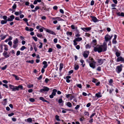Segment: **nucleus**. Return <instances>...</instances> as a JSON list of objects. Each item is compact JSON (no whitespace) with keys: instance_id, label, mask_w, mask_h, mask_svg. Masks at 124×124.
<instances>
[{"instance_id":"c9c22d12","label":"nucleus","mask_w":124,"mask_h":124,"mask_svg":"<svg viewBox=\"0 0 124 124\" xmlns=\"http://www.w3.org/2000/svg\"><path fill=\"white\" fill-rule=\"evenodd\" d=\"M66 34L68 35H70V36H71L72 35V32H66Z\"/></svg>"},{"instance_id":"39448f33","label":"nucleus","mask_w":124,"mask_h":124,"mask_svg":"<svg viewBox=\"0 0 124 124\" xmlns=\"http://www.w3.org/2000/svg\"><path fill=\"white\" fill-rule=\"evenodd\" d=\"M102 48V51H106L107 50V46L106 43L104 42L103 43L102 45H101Z\"/></svg>"},{"instance_id":"e433bc0d","label":"nucleus","mask_w":124,"mask_h":124,"mask_svg":"<svg viewBox=\"0 0 124 124\" xmlns=\"http://www.w3.org/2000/svg\"><path fill=\"white\" fill-rule=\"evenodd\" d=\"M32 119L31 118H29L27 119V121L28 122H31L32 121Z\"/></svg>"},{"instance_id":"4be33fe9","label":"nucleus","mask_w":124,"mask_h":124,"mask_svg":"<svg viewBox=\"0 0 124 124\" xmlns=\"http://www.w3.org/2000/svg\"><path fill=\"white\" fill-rule=\"evenodd\" d=\"M7 21L5 20H2L1 21L0 23L2 24H4L6 23L7 22Z\"/></svg>"},{"instance_id":"f03ea898","label":"nucleus","mask_w":124,"mask_h":124,"mask_svg":"<svg viewBox=\"0 0 124 124\" xmlns=\"http://www.w3.org/2000/svg\"><path fill=\"white\" fill-rule=\"evenodd\" d=\"M94 51L95 52L98 51V53H100L102 52V49L100 45L98 47H94Z\"/></svg>"},{"instance_id":"4468645a","label":"nucleus","mask_w":124,"mask_h":124,"mask_svg":"<svg viewBox=\"0 0 124 124\" xmlns=\"http://www.w3.org/2000/svg\"><path fill=\"white\" fill-rule=\"evenodd\" d=\"M109 35L108 34H107L105 36L104 38L106 42H107L109 40H110L109 39L110 38H109Z\"/></svg>"},{"instance_id":"49530a36","label":"nucleus","mask_w":124,"mask_h":124,"mask_svg":"<svg viewBox=\"0 0 124 124\" xmlns=\"http://www.w3.org/2000/svg\"><path fill=\"white\" fill-rule=\"evenodd\" d=\"M37 36L39 37H41L42 36V35L41 34H40L39 33H38L37 34Z\"/></svg>"},{"instance_id":"9d476101","label":"nucleus","mask_w":124,"mask_h":124,"mask_svg":"<svg viewBox=\"0 0 124 124\" xmlns=\"http://www.w3.org/2000/svg\"><path fill=\"white\" fill-rule=\"evenodd\" d=\"M117 61L118 62L121 61L124 63V58H123L121 56L118 57L117 58Z\"/></svg>"},{"instance_id":"1a4fd4ad","label":"nucleus","mask_w":124,"mask_h":124,"mask_svg":"<svg viewBox=\"0 0 124 124\" xmlns=\"http://www.w3.org/2000/svg\"><path fill=\"white\" fill-rule=\"evenodd\" d=\"M10 18H8L7 21H12L13 19H14L15 18L14 16L12 15L11 16H10L9 17Z\"/></svg>"},{"instance_id":"37998d69","label":"nucleus","mask_w":124,"mask_h":124,"mask_svg":"<svg viewBox=\"0 0 124 124\" xmlns=\"http://www.w3.org/2000/svg\"><path fill=\"white\" fill-rule=\"evenodd\" d=\"M16 5L15 4H14V5L12 6V8L13 9H15L16 8Z\"/></svg>"},{"instance_id":"f8f14e48","label":"nucleus","mask_w":124,"mask_h":124,"mask_svg":"<svg viewBox=\"0 0 124 124\" xmlns=\"http://www.w3.org/2000/svg\"><path fill=\"white\" fill-rule=\"evenodd\" d=\"M16 91L19 90V89H20L21 90H23V87L22 85H20L18 86H16Z\"/></svg>"},{"instance_id":"f704fd0d","label":"nucleus","mask_w":124,"mask_h":124,"mask_svg":"<svg viewBox=\"0 0 124 124\" xmlns=\"http://www.w3.org/2000/svg\"><path fill=\"white\" fill-rule=\"evenodd\" d=\"M116 55L117 57H118L120 56V54L118 52H116Z\"/></svg>"},{"instance_id":"7c9ffc66","label":"nucleus","mask_w":124,"mask_h":124,"mask_svg":"<svg viewBox=\"0 0 124 124\" xmlns=\"http://www.w3.org/2000/svg\"><path fill=\"white\" fill-rule=\"evenodd\" d=\"M59 116L58 115L55 116V118L56 120L57 121H60V120L59 118Z\"/></svg>"},{"instance_id":"bf43d9fd","label":"nucleus","mask_w":124,"mask_h":124,"mask_svg":"<svg viewBox=\"0 0 124 124\" xmlns=\"http://www.w3.org/2000/svg\"><path fill=\"white\" fill-rule=\"evenodd\" d=\"M80 107V106L79 105H77V106L75 107V109L76 110H77Z\"/></svg>"},{"instance_id":"c756f323","label":"nucleus","mask_w":124,"mask_h":124,"mask_svg":"<svg viewBox=\"0 0 124 124\" xmlns=\"http://www.w3.org/2000/svg\"><path fill=\"white\" fill-rule=\"evenodd\" d=\"M63 64L62 63H61L60 64V66L59 70H61L63 68Z\"/></svg>"},{"instance_id":"aec40b11","label":"nucleus","mask_w":124,"mask_h":124,"mask_svg":"<svg viewBox=\"0 0 124 124\" xmlns=\"http://www.w3.org/2000/svg\"><path fill=\"white\" fill-rule=\"evenodd\" d=\"M57 92V90L56 89H54L53 90V92L52 93V94L54 96H55L56 94V93Z\"/></svg>"},{"instance_id":"a18cd8bd","label":"nucleus","mask_w":124,"mask_h":124,"mask_svg":"<svg viewBox=\"0 0 124 124\" xmlns=\"http://www.w3.org/2000/svg\"><path fill=\"white\" fill-rule=\"evenodd\" d=\"M76 86L79 88H82V85L81 84H76Z\"/></svg>"},{"instance_id":"58836bf2","label":"nucleus","mask_w":124,"mask_h":124,"mask_svg":"<svg viewBox=\"0 0 124 124\" xmlns=\"http://www.w3.org/2000/svg\"><path fill=\"white\" fill-rule=\"evenodd\" d=\"M3 18L4 20L7 21V17L6 16H3Z\"/></svg>"},{"instance_id":"774afa93","label":"nucleus","mask_w":124,"mask_h":124,"mask_svg":"<svg viewBox=\"0 0 124 124\" xmlns=\"http://www.w3.org/2000/svg\"><path fill=\"white\" fill-rule=\"evenodd\" d=\"M39 9V7L38 6H36L35 7V9L36 11L37 10Z\"/></svg>"},{"instance_id":"20e7f679","label":"nucleus","mask_w":124,"mask_h":124,"mask_svg":"<svg viewBox=\"0 0 124 124\" xmlns=\"http://www.w3.org/2000/svg\"><path fill=\"white\" fill-rule=\"evenodd\" d=\"M49 88L47 87L44 86L43 88L40 90L39 92L41 93H43L44 92H47L49 90Z\"/></svg>"},{"instance_id":"052dcab7","label":"nucleus","mask_w":124,"mask_h":124,"mask_svg":"<svg viewBox=\"0 0 124 124\" xmlns=\"http://www.w3.org/2000/svg\"><path fill=\"white\" fill-rule=\"evenodd\" d=\"M96 114V113H93L92 115L90 116V118H92Z\"/></svg>"},{"instance_id":"bb28decb","label":"nucleus","mask_w":124,"mask_h":124,"mask_svg":"<svg viewBox=\"0 0 124 124\" xmlns=\"http://www.w3.org/2000/svg\"><path fill=\"white\" fill-rule=\"evenodd\" d=\"M18 46V44H17L13 43V47L14 49L16 48Z\"/></svg>"},{"instance_id":"393cba45","label":"nucleus","mask_w":124,"mask_h":124,"mask_svg":"<svg viewBox=\"0 0 124 124\" xmlns=\"http://www.w3.org/2000/svg\"><path fill=\"white\" fill-rule=\"evenodd\" d=\"M71 27L72 30L75 29H77V27L76 26H75L74 25H72L71 26Z\"/></svg>"},{"instance_id":"864d4df0","label":"nucleus","mask_w":124,"mask_h":124,"mask_svg":"<svg viewBox=\"0 0 124 124\" xmlns=\"http://www.w3.org/2000/svg\"><path fill=\"white\" fill-rule=\"evenodd\" d=\"M79 68V66L78 65H76L75 67V70H78Z\"/></svg>"},{"instance_id":"f3484780","label":"nucleus","mask_w":124,"mask_h":124,"mask_svg":"<svg viewBox=\"0 0 124 124\" xmlns=\"http://www.w3.org/2000/svg\"><path fill=\"white\" fill-rule=\"evenodd\" d=\"M52 19L53 20H57L58 21H63L64 20L61 18L60 17H54L52 18Z\"/></svg>"},{"instance_id":"412c9836","label":"nucleus","mask_w":124,"mask_h":124,"mask_svg":"<svg viewBox=\"0 0 124 124\" xmlns=\"http://www.w3.org/2000/svg\"><path fill=\"white\" fill-rule=\"evenodd\" d=\"M82 39V38L81 37H77L76 38L75 40L77 41H80Z\"/></svg>"},{"instance_id":"cd10ccee","label":"nucleus","mask_w":124,"mask_h":124,"mask_svg":"<svg viewBox=\"0 0 124 124\" xmlns=\"http://www.w3.org/2000/svg\"><path fill=\"white\" fill-rule=\"evenodd\" d=\"M26 62L27 63H30L31 64H33L34 62V61L33 60H27L26 61Z\"/></svg>"},{"instance_id":"13d9d810","label":"nucleus","mask_w":124,"mask_h":124,"mask_svg":"<svg viewBox=\"0 0 124 124\" xmlns=\"http://www.w3.org/2000/svg\"><path fill=\"white\" fill-rule=\"evenodd\" d=\"M14 115V113H12L10 114H9L8 116H11Z\"/></svg>"},{"instance_id":"ea45409f","label":"nucleus","mask_w":124,"mask_h":124,"mask_svg":"<svg viewBox=\"0 0 124 124\" xmlns=\"http://www.w3.org/2000/svg\"><path fill=\"white\" fill-rule=\"evenodd\" d=\"M4 46L5 47V48L4 49L5 50L7 51L8 50V46L7 45H4Z\"/></svg>"},{"instance_id":"dca6fc26","label":"nucleus","mask_w":124,"mask_h":124,"mask_svg":"<svg viewBox=\"0 0 124 124\" xmlns=\"http://www.w3.org/2000/svg\"><path fill=\"white\" fill-rule=\"evenodd\" d=\"M98 62L99 63H100V65H101L103 63L104 61L105 60V59H98Z\"/></svg>"},{"instance_id":"2f4dec72","label":"nucleus","mask_w":124,"mask_h":124,"mask_svg":"<svg viewBox=\"0 0 124 124\" xmlns=\"http://www.w3.org/2000/svg\"><path fill=\"white\" fill-rule=\"evenodd\" d=\"M58 102L59 103H63L64 101H62V99H60L59 100Z\"/></svg>"},{"instance_id":"5fc2aeb1","label":"nucleus","mask_w":124,"mask_h":124,"mask_svg":"<svg viewBox=\"0 0 124 124\" xmlns=\"http://www.w3.org/2000/svg\"><path fill=\"white\" fill-rule=\"evenodd\" d=\"M94 1L93 0H92L91 2L90 5L91 6L93 5L94 4Z\"/></svg>"},{"instance_id":"b1692460","label":"nucleus","mask_w":124,"mask_h":124,"mask_svg":"<svg viewBox=\"0 0 124 124\" xmlns=\"http://www.w3.org/2000/svg\"><path fill=\"white\" fill-rule=\"evenodd\" d=\"M19 42L17 38H16L13 41V43L18 44Z\"/></svg>"},{"instance_id":"79ce46f5","label":"nucleus","mask_w":124,"mask_h":124,"mask_svg":"<svg viewBox=\"0 0 124 124\" xmlns=\"http://www.w3.org/2000/svg\"><path fill=\"white\" fill-rule=\"evenodd\" d=\"M32 38L35 41H37V38L36 37L33 36L32 37Z\"/></svg>"},{"instance_id":"6e6552de","label":"nucleus","mask_w":124,"mask_h":124,"mask_svg":"<svg viewBox=\"0 0 124 124\" xmlns=\"http://www.w3.org/2000/svg\"><path fill=\"white\" fill-rule=\"evenodd\" d=\"M9 87L10 89L12 90L13 91H16V86H14L12 85H10Z\"/></svg>"},{"instance_id":"f257e3e1","label":"nucleus","mask_w":124,"mask_h":124,"mask_svg":"<svg viewBox=\"0 0 124 124\" xmlns=\"http://www.w3.org/2000/svg\"><path fill=\"white\" fill-rule=\"evenodd\" d=\"M89 59L90 61L88 62L90 67L93 69L95 68L96 67V62L94 61L93 58L90 57L89 58Z\"/></svg>"},{"instance_id":"0eeeda50","label":"nucleus","mask_w":124,"mask_h":124,"mask_svg":"<svg viewBox=\"0 0 124 124\" xmlns=\"http://www.w3.org/2000/svg\"><path fill=\"white\" fill-rule=\"evenodd\" d=\"M89 54V51H85L83 53V56L85 58H87Z\"/></svg>"},{"instance_id":"6e6d98bb","label":"nucleus","mask_w":124,"mask_h":124,"mask_svg":"<svg viewBox=\"0 0 124 124\" xmlns=\"http://www.w3.org/2000/svg\"><path fill=\"white\" fill-rule=\"evenodd\" d=\"M101 68L99 66L98 67L97 69V70L99 71H101Z\"/></svg>"},{"instance_id":"4c0bfd02","label":"nucleus","mask_w":124,"mask_h":124,"mask_svg":"<svg viewBox=\"0 0 124 124\" xmlns=\"http://www.w3.org/2000/svg\"><path fill=\"white\" fill-rule=\"evenodd\" d=\"M26 48V47L24 46H22L20 48V50L21 51H23Z\"/></svg>"},{"instance_id":"9b49d317","label":"nucleus","mask_w":124,"mask_h":124,"mask_svg":"<svg viewBox=\"0 0 124 124\" xmlns=\"http://www.w3.org/2000/svg\"><path fill=\"white\" fill-rule=\"evenodd\" d=\"M82 30L85 31H86L90 30L91 29V27L81 28Z\"/></svg>"},{"instance_id":"e2e57ef3","label":"nucleus","mask_w":124,"mask_h":124,"mask_svg":"<svg viewBox=\"0 0 124 124\" xmlns=\"http://www.w3.org/2000/svg\"><path fill=\"white\" fill-rule=\"evenodd\" d=\"M52 49L51 48H49L48 51L50 53L52 52Z\"/></svg>"},{"instance_id":"338daca9","label":"nucleus","mask_w":124,"mask_h":124,"mask_svg":"<svg viewBox=\"0 0 124 124\" xmlns=\"http://www.w3.org/2000/svg\"><path fill=\"white\" fill-rule=\"evenodd\" d=\"M2 82L5 84H7L8 83V81L7 80H4L2 81Z\"/></svg>"},{"instance_id":"c85d7f7f","label":"nucleus","mask_w":124,"mask_h":124,"mask_svg":"<svg viewBox=\"0 0 124 124\" xmlns=\"http://www.w3.org/2000/svg\"><path fill=\"white\" fill-rule=\"evenodd\" d=\"M67 105L69 107H71L72 106V104L70 102H67Z\"/></svg>"},{"instance_id":"a211bd4d","label":"nucleus","mask_w":124,"mask_h":124,"mask_svg":"<svg viewBox=\"0 0 124 124\" xmlns=\"http://www.w3.org/2000/svg\"><path fill=\"white\" fill-rule=\"evenodd\" d=\"M42 63L44 65L43 66V68H46L47 67L48 65L46 62V61H43V62Z\"/></svg>"},{"instance_id":"7ed1b4c3","label":"nucleus","mask_w":124,"mask_h":124,"mask_svg":"<svg viewBox=\"0 0 124 124\" xmlns=\"http://www.w3.org/2000/svg\"><path fill=\"white\" fill-rule=\"evenodd\" d=\"M122 65L120 64L119 66H117L116 68V71L118 73H119L122 70Z\"/></svg>"},{"instance_id":"09e8293b","label":"nucleus","mask_w":124,"mask_h":124,"mask_svg":"<svg viewBox=\"0 0 124 124\" xmlns=\"http://www.w3.org/2000/svg\"><path fill=\"white\" fill-rule=\"evenodd\" d=\"M112 43L113 44H116L117 43V41L116 40L113 39L112 41Z\"/></svg>"},{"instance_id":"a19ab883","label":"nucleus","mask_w":124,"mask_h":124,"mask_svg":"<svg viewBox=\"0 0 124 124\" xmlns=\"http://www.w3.org/2000/svg\"><path fill=\"white\" fill-rule=\"evenodd\" d=\"M30 101L32 102H33L35 101V99L33 98H30L29 99Z\"/></svg>"},{"instance_id":"473e14b6","label":"nucleus","mask_w":124,"mask_h":124,"mask_svg":"<svg viewBox=\"0 0 124 124\" xmlns=\"http://www.w3.org/2000/svg\"><path fill=\"white\" fill-rule=\"evenodd\" d=\"M39 99L43 102H45V101H46V100H45L44 98L43 97H39Z\"/></svg>"},{"instance_id":"2eb2a0df","label":"nucleus","mask_w":124,"mask_h":124,"mask_svg":"<svg viewBox=\"0 0 124 124\" xmlns=\"http://www.w3.org/2000/svg\"><path fill=\"white\" fill-rule=\"evenodd\" d=\"M91 17L92 20L94 22H96L98 20L95 17L91 16Z\"/></svg>"},{"instance_id":"6ab92c4d","label":"nucleus","mask_w":124,"mask_h":124,"mask_svg":"<svg viewBox=\"0 0 124 124\" xmlns=\"http://www.w3.org/2000/svg\"><path fill=\"white\" fill-rule=\"evenodd\" d=\"M95 96L97 97V98H99L101 97L102 96L101 94V93L100 92H98V93L95 94Z\"/></svg>"},{"instance_id":"0e129e2a","label":"nucleus","mask_w":124,"mask_h":124,"mask_svg":"<svg viewBox=\"0 0 124 124\" xmlns=\"http://www.w3.org/2000/svg\"><path fill=\"white\" fill-rule=\"evenodd\" d=\"M113 2L115 4H117V0H112Z\"/></svg>"},{"instance_id":"c03bdc74","label":"nucleus","mask_w":124,"mask_h":124,"mask_svg":"<svg viewBox=\"0 0 124 124\" xmlns=\"http://www.w3.org/2000/svg\"><path fill=\"white\" fill-rule=\"evenodd\" d=\"M7 67V65H6L4 67L1 68V69L2 70H5Z\"/></svg>"},{"instance_id":"3c124183","label":"nucleus","mask_w":124,"mask_h":124,"mask_svg":"<svg viewBox=\"0 0 124 124\" xmlns=\"http://www.w3.org/2000/svg\"><path fill=\"white\" fill-rule=\"evenodd\" d=\"M75 34H76L78 33H79V32L78 30L77 29L75 30Z\"/></svg>"},{"instance_id":"603ef678","label":"nucleus","mask_w":124,"mask_h":124,"mask_svg":"<svg viewBox=\"0 0 124 124\" xmlns=\"http://www.w3.org/2000/svg\"><path fill=\"white\" fill-rule=\"evenodd\" d=\"M57 47L59 49H60L61 48V46L59 44L56 45Z\"/></svg>"},{"instance_id":"680f3d73","label":"nucleus","mask_w":124,"mask_h":124,"mask_svg":"<svg viewBox=\"0 0 124 124\" xmlns=\"http://www.w3.org/2000/svg\"><path fill=\"white\" fill-rule=\"evenodd\" d=\"M84 114L85 115H87L88 116L89 115V113L88 112H85L84 113Z\"/></svg>"},{"instance_id":"72a5a7b5","label":"nucleus","mask_w":124,"mask_h":124,"mask_svg":"<svg viewBox=\"0 0 124 124\" xmlns=\"http://www.w3.org/2000/svg\"><path fill=\"white\" fill-rule=\"evenodd\" d=\"M90 48L91 46L88 44H87L85 46V48L86 49H90Z\"/></svg>"},{"instance_id":"5701e85b","label":"nucleus","mask_w":124,"mask_h":124,"mask_svg":"<svg viewBox=\"0 0 124 124\" xmlns=\"http://www.w3.org/2000/svg\"><path fill=\"white\" fill-rule=\"evenodd\" d=\"M93 44L94 46H96L97 44V41L96 39H94L92 41Z\"/></svg>"},{"instance_id":"69168bd1","label":"nucleus","mask_w":124,"mask_h":124,"mask_svg":"<svg viewBox=\"0 0 124 124\" xmlns=\"http://www.w3.org/2000/svg\"><path fill=\"white\" fill-rule=\"evenodd\" d=\"M60 12L62 14H63L64 13L63 10V9H60Z\"/></svg>"},{"instance_id":"4d7b16f0","label":"nucleus","mask_w":124,"mask_h":124,"mask_svg":"<svg viewBox=\"0 0 124 124\" xmlns=\"http://www.w3.org/2000/svg\"><path fill=\"white\" fill-rule=\"evenodd\" d=\"M77 41L74 39L73 40L74 45L75 46L76 45H77V43L76 42Z\"/></svg>"},{"instance_id":"a878e982","label":"nucleus","mask_w":124,"mask_h":124,"mask_svg":"<svg viewBox=\"0 0 124 124\" xmlns=\"http://www.w3.org/2000/svg\"><path fill=\"white\" fill-rule=\"evenodd\" d=\"M12 76L14 77L15 79L17 80H19V78L16 75H15V74H12Z\"/></svg>"},{"instance_id":"ddd939ff","label":"nucleus","mask_w":124,"mask_h":124,"mask_svg":"<svg viewBox=\"0 0 124 124\" xmlns=\"http://www.w3.org/2000/svg\"><path fill=\"white\" fill-rule=\"evenodd\" d=\"M3 55L5 58H8L9 57V55L8 54L7 52L4 51L3 54Z\"/></svg>"},{"instance_id":"423d86ee","label":"nucleus","mask_w":124,"mask_h":124,"mask_svg":"<svg viewBox=\"0 0 124 124\" xmlns=\"http://www.w3.org/2000/svg\"><path fill=\"white\" fill-rule=\"evenodd\" d=\"M43 28L47 32H48L50 34L54 35H55L56 34L55 33L52 31L47 29L45 28L44 27H43Z\"/></svg>"},{"instance_id":"8fccbe9b","label":"nucleus","mask_w":124,"mask_h":124,"mask_svg":"<svg viewBox=\"0 0 124 124\" xmlns=\"http://www.w3.org/2000/svg\"><path fill=\"white\" fill-rule=\"evenodd\" d=\"M33 85L31 84H30L27 85V87L29 88H31V87H33Z\"/></svg>"},{"instance_id":"de8ad7c7","label":"nucleus","mask_w":124,"mask_h":124,"mask_svg":"<svg viewBox=\"0 0 124 124\" xmlns=\"http://www.w3.org/2000/svg\"><path fill=\"white\" fill-rule=\"evenodd\" d=\"M20 52L19 51H17L16 52V55L17 56H18L19 55H20Z\"/></svg>"}]
</instances>
